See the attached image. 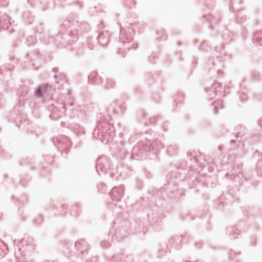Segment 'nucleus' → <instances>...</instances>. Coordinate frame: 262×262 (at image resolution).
I'll return each mask as SVG.
<instances>
[{"label": "nucleus", "instance_id": "obj_38", "mask_svg": "<svg viewBox=\"0 0 262 262\" xmlns=\"http://www.w3.org/2000/svg\"><path fill=\"white\" fill-rule=\"evenodd\" d=\"M68 35H64V36L63 38H64V39H66V38H68Z\"/></svg>", "mask_w": 262, "mask_h": 262}, {"label": "nucleus", "instance_id": "obj_39", "mask_svg": "<svg viewBox=\"0 0 262 262\" xmlns=\"http://www.w3.org/2000/svg\"><path fill=\"white\" fill-rule=\"evenodd\" d=\"M235 143L234 141L233 140L231 141V143Z\"/></svg>", "mask_w": 262, "mask_h": 262}, {"label": "nucleus", "instance_id": "obj_5", "mask_svg": "<svg viewBox=\"0 0 262 262\" xmlns=\"http://www.w3.org/2000/svg\"><path fill=\"white\" fill-rule=\"evenodd\" d=\"M145 147V142H140L137 145L135 146L133 148L132 156L137 157L139 158H142L144 154L148 152L145 151L144 148Z\"/></svg>", "mask_w": 262, "mask_h": 262}, {"label": "nucleus", "instance_id": "obj_49", "mask_svg": "<svg viewBox=\"0 0 262 262\" xmlns=\"http://www.w3.org/2000/svg\"><path fill=\"white\" fill-rule=\"evenodd\" d=\"M221 204H222V203H220V204H219V206H220Z\"/></svg>", "mask_w": 262, "mask_h": 262}, {"label": "nucleus", "instance_id": "obj_22", "mask_svg": "<svg viewBox=\"0 0 262 262\" xmlns=\"http://www.w3.org/2000/svg\"><path fill=\"white\" fill-rule=\"evenodd\" d=\"M115 85V82L113 80L108 79L107 80L106 88V89L113 88Z\"/></svg>", "mask_w": 262, "mask_h": 262}, {"label": "nucleus", "instance_id": "obj_10", "mask_svg": "<svg viewBox=\"0 0 262 262\" xmlns=\"http://www.w3.org/2000/svg\"><path fill=\"white\" fill-rule=\"evenodd\" d=\"M11 23L8 16L6 14H2L0 12V26L3 29H8L10 27Z\"/></svg>", "mask_w": 262, "mask_h": 262}, {"label": "nucleus", "instance_id": "obj_2", "mask_svg": "<svg viewBox=\"0 0 262 262\" xmlns=\"http://www.w3.org/2000/svg\"><path fill=\"white\" fill-rule=\"evenodd\" d=\"M53 142L61 152H67L71 147L70 139L64 135H59L53 139Z\"/></svg>", "mask_w": 262, "mask_h": 262}, {"label": "nucleus", "instance_id": "obj_7", "mask_svg": "<svg viewBox=\"0 0 262 262\" xmlns=\"http://www.w3.org/2000/svg\"><path fill=\"white\" fill-rule=\"evenodd\" d=\"M163 148V144L159 140H154L152 142L150 140H147L145 141V147L144 149L145 151H149L151 149L158 150Z\"/></svg>", "mask_w": 262, "mask_h": 262}, {"label": "nucleus", "instance_id": "obj_34", "mask_svg": "<svg viewBox=\"0 0 262 262\" xmlns=\"http://www.w3.org/2000/svg\"><path fill=\"white\" fill-rule=\"evenodd\" d=\"M230 238H231V239H234V238H236L237 237V236H233V237H232V235L231 234H230Z\"/></svg>", "mask_w": 262, "mask_h": 262}, {"label": "nucleus", "instance_id": "obj_36", "mask_svg": "<svg viewBox=\"0 0 262 262\" xmlns=\"http://www.w3.org/2000/svg\"><path fill=\"white\" fill-rule=\"evenodd\" d=\"M98 28H99V29L102 28V24L99 25H98Z\"/></svg>", "mask_w": 262, "mask_h": 262}, {"label": "nucleus", "instance_id": "obj_20", "mask_svg": "<svg viewBox=\"0 0 262 262\" xmlns=\"http://www.w3.org/2000/svg\"><path fill=\"white\" fill-rule=\"evenodd\" d=\"M23 18L27 21L29 24H31L34 20V17L31 16L30 13L27 12L24 14Z\"/></svg>", "mask_w": 262, "mask_h": 262}, {"label": "nucleus", "instance_id": "obj_37", "mask_svg": "<svg viewBox=\"0 0 262 262\" xmlns=\"http://www.w3.org/2000/svg\"><path fill=\"white\" fill-rule=\"evenodd\" d=\"M3 74V69L2 68H0V74Z\"/></svg>", "mask_w": 262, "mask_h": 262}, {"label": "nucleus", "instance_id": "obj_15", "mask_svg": "<svg viewBox=\"0 0 262 262\" xmlns=\"http://www.w3.org/2000/svg\"><path fill=\"white\" fill-rule=\"evenodd\" d=\"M28 94V88L23 87L19 90L20 100H24L25 99H28L27 95Z\"/></svg>", "mask_w": 262, "mask_h": 262}, {"label": "nucleus", "instance_id": "obj_48", "mask_svg": "<svg viewBox=\"0 0 262 262\" xmlns=\"http://www.w3.org/2000/svg\"><path fill=\"white\" fill-rule=\"evenodd\" d=\"M238 134V135L239 136V134H240V133H238V134Z\"/></svg>", "mask_w": 262, "mask_h": 262}, {"label": "nucleus", "instance_id": "obj_11", "mask_svg": "<svg viewBox=\"0 0 262 262\" xmlns=\"http://www.w3.org/2000/svg\"><path fill=\"white\" fill-rule=\"evenodd\" d=\"M89 82L93 84H99L102 82V80L97 73L93 72L89 76Z\"/></svg>", "mask_w": 262, "mask_h": 262}, {"label": "nucleus", "instance_id": "obj_46", "mask_svg": "<svg viewBox=\"0 0 262 262\" xmlns=\"http://www.w3.org/2000/svg\"><path fill=\"white\" fill-rule=\"evenodd\" d=\"M26 246H29V247H31V246H30L28 244H26Z\"/></svg>", "mask_w": 262, "mask_h": 262}, {"label": "nucleus", "instance_id": "obj_33", "mask_svg": "<svg viewBox=\"0 0 262 262\" xmlns=\"http://www.w3.org/2000/svg\"><path fill=\"white\" fill-rule=\"evenodd\" d=\"M53 72H54V73H57V71H58V69H57V68H54V69H53Z\"/></svg>", "mask_w": 262, "mask_h": 262}, {"label": "nucleus", "instance_id": "obj_17", "mask_svg": "<svg viewBox=\"0 0 262 262\" xmlns=\"http://www.w3.org/2000/svg\"><path fill=\"white\" fill-rule=\"evenodd\" d=\"M8 252V249L5 243L0 240V256H4Z\"/></svg>", "mask_w": 262, "mask_h": 262}, {"label": "nucleus", "instance_id": "obj_32", "mask_svg": "<svg viewBox=\"0 0 262 262\" xmlns=\"http://www.w3.org/2000/svg\"><path fill=\"white\" fill-rule=\"evenodd\" d=\"M258 123L259 125L262 127V118L259 120Z\"/></svg>", "mask_w": 262, "mask_h": 262}, {"label": "nucleus", "instance_id": "obj_24", "mask_svg": "<svg viewBox=\"0 0 262 262\" xmlns=\"http://www.w3.org/2000/svg\"><path fill=\"white\" fill-rule=\"evenodd\" d=\"M220 86H221V84L218 82H215L212 84L211 89L214 90L215 95L217 94V93H218L217 89L219 88H220Z\"/></svg>", "mask_w": 262, "mask_h": 262}, {"label": "nucleus", "instance_id": "obj_1", "mask_svg": "<svg viewBox=\"0 0 262 262\" xmlns=\"http://www.w3.org/2000/svg\"><path fill=\"white\" fill-rule=\"evenodd\" d=\"M98 124L93 131L94 137L98 138L105 144L111 142L115 136L113 125L108 122L102 114L97 116Z\"/></svg>", "mask_w": 262, "mask_h": 262}, {"label": "nucleus", "instance_id": "obj_43", "mask_svg": "<svg viewBox=\"0 0 262 262\" xmlns=\"http://www.w3.org/2000/svg\"><path fill=\"white\" fill-rule=\"evenodd\" d=\"M113 176H114V174H113V173L111 174V176L112 177H113Z\"/></svg>", "mask_w": 262, "mask_h": 262}, {"label": "nucleus", "instance_id": "obj_27", "mask_svg": "<svg viewBox=\"0 0 262 262\" xmlns=\"http://www.w3.org/2000/svg\"><path fill=\"white\" fill-rule=\"evenodd\" d=\"M17 262H24V258L23 255L19 256L16 255Z\"/></svg>", "mask_w": 262, "mask_h": 262}, {"label": "nucleus", "instance_id": "obj_30", "mask_svg": "<svg viewBox=\"0 0 262 262\" xmlns=\"http://www.w3.org/2000/svg\"><path fill=\"white\" fill-rule=\"evenodd\" d=\"M195 246L198 248H200L202 246V244L201 243H196Z\"/></svg>", "mask_w": 262, "mask_h": 262}, {"label": "nucleus", "instance_id": "obj_28", "mask_svg": "<svg viewBox=\"0 0 262 262\" xmlns=\"http://www.w3.org/2000/svg\"><path fill=\"white\" fill-rule=\"evenodd\" d=\"M14 68V66L12 64H8L6 68L7 71H11V70Z\"/></svg>", "mask_w": 262, "mask_h": 262}, {"label": "nucleus", "instance_id": "obj_25", "mask_svg": "<svg viewBox=\"0 0 262 262\" xmlns=\"http://www.w3.org/2000/svg\"><path fill=\"white\" fill-rule=\"evenodd\" d=\"M177 97V98L174 97V102H181L183 99L184 95L182 93H179Z\"/></svg>", "mask_w": 262, "mask_h": 262}, {"label": "nucleus", "instance_id": "obj_45", "mask_svg": "<svg viewBox=\"0 0 262 262\" xmlns=\"http://www.w3.org/2000/svg\"><path fill=\"white\" fill-rule=\"evenodd\" d=\"M127 29H128V32H129L130 30V29L129 28H128Z\"/></svg>", "mask_w": 262, "mask_h": 262}, {"label": "nucleus", "instance_id": "obj_19", "mask_svg": "<svg viewBox=\"0 0 262 262\" xmlns=\"http://www.w3.org/2000/svg\"><path fill=\"white\" fill-rule=\"evenodd\" d=\"M54 78L56 80V83H59L60 81H61L62 84H63V83L66 82V76L63 74H60L59 76L58 75H55Z\"/></svg>", "mask_w": 262, "mask_h": 262}, {"label": "nucleus", "instance_id": "obj_40", "mask_svg": "<svg viewBox=\"0 0 262 262\" xmlns=\"http://www.w3.org/2000/svg\"><path fill=\"white\" fill-rule=\"evenodd\" d=\"M208 19V20H209L210 21V23H212V20H210L209 19L210 18H207Z\"/></svg>", "mask_w": 262, "mask_h": 262}, {"label": "nucleus", "instance_id": "obj_14", "mask_svg": "<svg viewBox=\"0 0 262 262\" xmlns=\"http://www.w3.org/2000/svg\"><path fill=\"white\" fill-rule=\"evenodd\" d=\"M178 147L176 145H170L167 148V153L169 156H174L177 155L178 152Z\"/></svg>", "mask_w": 262, "mask_h": 262}, {"label": "nucleus", "instance_id": "obj_41", "mask_svg": "<svg viewBox=\"0 0 262 262\" xmlns=\"http://www.w3.org/2000/svg\"><path fill=\"white\" fill-rule=\"evenodd\" d=\"M225 90H226V89H229V87H228V86H225Z\"/></svg>", "mask_w": 262, "mask_h": 262}, {"label": "nucleus", "instance_id": "obj_44", "mask_svg": "<svg viewBox=\"0 0 262 262\" xmlns=\"http://www.w3.org/2000/svg\"><path fill=\"white\" fill-rule=\"evenodd\" d=\"M235 234H237V235H238V234H237V233H233V236H234Z\"/></svg>", "mask_w": 262, "mask_h": 262}, {"label": "nucleus", "instance_id": "obj_31", "mask_svg": "<svg viewBox=\"0 0 262 262\" xmlns=\"http://www.w3.org/2000/svg\"><path fill=\"white\" fill-rule=\"evenodd\" d=\"M155 121V118H151L150 119V122L151 123H154Z\"/></svg>", "mask_w": 262, "mask_h": 262}, {"label": "nucleus", "instance_id": "obj_3", "mask_svg": "<svg viewBox=\"0 0 262 262\" xmlns=\"http://www.w3.org/2000/svg\"><path fill=\"white\" fill-rule=\"evenodd\" d=\"M50 112V117L53 120H58L60 117L64 115L66 107L62 102H57L56 105L52 104L49 107Z\"/></svg>", "mask_w": 262, "mask_h": 262}, {"label": "nucleus", "instance_id": "obj_35", "mask_svg": "<svg viewBox=\"0 0 262 262\" xmlns=\"http://www.w3.org/2000/svg\"><path fill=\"white\" fill-rule=\"evenodd\" d=\"M116 256H114V257H113V259H112V260H113V261H115L116 262ZM116 262H117V261H116Z\"/></svg>", "mask_w": 262, "mask_h": 262}, {"label": "nucleus", "instance_id": "obj_12", "mask_svg": "<svg viewBox=\"0 0 262 262\" xmlns=\"http://www.w3.org/2000/svg\"><path fill=\"white\" fill-rule=\"evenodd\" d=\"M75 247L77 249V251H79L82 253L86 251L88 249V246L86 243L83 239L76 242Z\"/></svg>", "mask_w": 262, "mask_h": 262}, {"label": "nucleus", "instance_id": "obj_50", "mask_svg": "<svg viewBox=\"0 0 262 262\" xmlns=\"http://www.w3.org/2000/svg\"><path fill=\"white\" fill-rule=\"evenodd\" d=\"M261 156H262V154H261Z\"/></svg>", "mask_w": 262, "mask_h": 262}, {"label": "nucleus", "instance_id": "obj_16", "mask_svg": "<svg viewBox=\"0 0 262 262\" xmlns=\"http://www.w3.org/2000/svg\"><path fill=\"white\" fill-rule=\"evenodd\" d=\"M253 40L259 45L262 46V32H256L254 35Z\"/></svg>", "mask_w": 262, "mask_h": 262}, {"label": "nucleus", "instance_id": "obj_26", "mask_svg": "<svg viewBox=\"0 0 262 262\" xmlns=\"http://www.w3.org/2000/svg\"><path fill=\"white\" fill-rule=\"evenodd\" d=\"M101 245L103 248H107L110 246V244L107 242L103 241L101 243Z\"/></svg>", "mask_w": 262, "mask_h": 262}, {"label": "nucleus", "instance_id": "obj_29", "mask_svg": "<svg viewBox=\"0 0 262 262\" xmlns=\"http://www.w3.org/2000/svg\"><path fill=\"white\" fill-rule=\"evenodd\" d=\"M240 98L243 101L244 99H247V96L245 94H242L241 95H240Z\"/></svg>", "mask_w": 262, "mask_h": 262}, {"label": "nucleus", "instance_id": "obj_8", "mask_svg": "<svg viewBox=\"0 0 262 262\" xmlns=\"http://www.w3.org/2000/svg\"><path fill=\"white\" fill-rule=\"evenodd\" d=\"M110 35L108 31H102L99 33L97 40L101 46H105L109 41Z\"/></svg>", "mask_w": 262, "mask_h": 262}, {"label": "nucleus", "instance_id": "obj_42", "mask_svg": "<svg viewBox=\"0 0 262 262\" xmlns=\"http://www.w3.org/2000/svg\"><path fill=\"white\" fill-rule=\"evenodd\" d=\"M42 221V218L41 217H40V222H41Z\"/></svg>", "mask_w": 262, "mask_h": 262}, {"label": "nucleus", "instance_id": "obj_23", "mask_svg": "<svg viewBox=\"0 0 262 262\" xmlns=\"http://www.w3.org/2000/svg\"><path fill=\"white\" fill-rule=\"evenodd\" d=\"M35 39L34 37L32 36H29L27 38V41L26 44L28 46H30L32 45H33L34 42H35Z\"/></svg>", "mask_w": 262, "mask_h": 262}, {"label": "nucleus", "instance_id": "obj_6", "mask_svg": "<svg viewBox=\"0 0 262 262\" xmlns=\"http://www.w3.org/2000/svg\"><path fill=\"white\" fill-rule=\"evenodd\" d=\"M124 186L115 187L113 188L110 193V196L112 199L115 201H119L121 199L124 194Z\"/></svg>", "mask_w": 262, "mask_h": 262}, {"label": "nucleus", "instance_id": "obj_9", "mask_svg": "<svg viewBox=\"0 0 262 262\" xmlns=\"http://www.w3.org/2000/svg\"><path fill=\"white\" fill-rule=\"evenodd\" d=\"M52 87L49 84L42 85L38 86L35 90V95L37 97H41L44 94H46L49 90H51Z\"/></svg>", "mask_w": 262, "mask_h": 262}, {"label": "nucleus", "instance_id": "obj_13", "mask_svg": "<svg viewBox=\"0 0 262 262\" xmlns=\"http://www.w3.org/2000/svg\"><path fill=\"white\" fill-rule=\"evenodd\" d=\"M120 39L122 43L125 41L129 42L132 39V35L126 34V30L124 29H121L120 30Z\"/></svg>", "mask_w": 262, "mask_h": 262}, {"label": "nucleus", "instance_id": "obj_18", "mask_svg": "<svg viewBox=\"0 0 262 262\" xmlns=\"http://www.w3.org/2000/svg\"><path fill=\"white\" fill-rule=\"evenodd\" d=\"M223 105V101L219 100L215 101L213 103L212 105L213 106V113L215 114H217V110L219 108H222Z\"/></svg>", "mask_w": 262, "mask_h": 262}, {"label": "nucleus", "instance_id": "obj_21", "mask_svg": "<svg viewBox=\"0 0 262 262\" xmlns=\"http://www.w3.org/2000/svg\"><path fill=\"white\" fill-rule=\"evenodd\" d=\"M124 5L128 8H132L135 5L134 0H125Z\"/></svg>", "mask_w": 262, "mask_h": 262}, {"label": "nucleus", "instance_id": "obj_4", "mask_svg": "<svg viewBox=\"0 0 262 262\" xmlns=\"http://www.w3.org/2000/svg\"><path fill=\"white\" fill-rule=\"evenodd\" d=\"M110 168L109 161L105 156L100 157L97 160L96 168L98 173L100 171L105 172Z\"/></svg>", "mask_w": 262, "mask_h": 262}, {"label": "nucleus", "instance_id": "obj_47", "mask_svg": "<svg viewBox=\"0 0 262 262\" xmlns=\"http://www.w3.org/2000/svg\"><path fill=\"white\" fill-rule=\"evenodd\" d=\"M208 16L210 17H211L212 16H211V15H209Z\"/></svg>", "mask_w": 262, "mask_h": 262}]
</instances>
